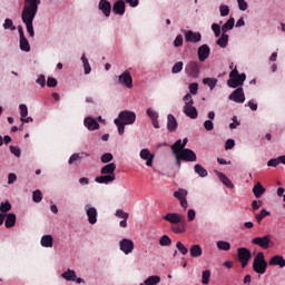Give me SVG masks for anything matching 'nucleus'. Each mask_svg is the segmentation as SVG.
<instances>
[{"label": "nucleus", "instance_id": "7c9ffc66", "mask_svg": "<svg viewBox=\"0 0 285 285\" xmlns=\"http://www.w3.org/2000/svg\"><path fill=\"white\" fill-rule=\"evenodd\" d=\"M61 277L67 282H75V279H77V272H75V269H67L61 274Z\"/></svg>", "mask_w": 285, "mask_h": 285}, {"label": "nucleus", "instance_id": "b1692460", "mask_svg": "<svg viewBox=\"0 0 285 285\" xmlns=\"http://www.w3.org/2000/svg\"><path fill=\"white\" fill-rule=\"evenodd\" d=\"M216 176L218 179L226 186L227 188H235V185H233V181L228 178V176L224 175V173L215 170Z\"/></svg>", "mask_w": 285, "mask_h": 285}, {"label": "nucleus", "instance_id": "dca6fc26", "mask_svg": "<svg viewBox=\"0 0 285 285\" xmlns=\"http://www.w3.org/2000/svg\"><path fill=\"white\" fill-rule=\"evenodd\" d=\"M179 155L183 158V161H189V163L197 161V154H195L193 149L185 148L179 151Z\"/></svg>", "mask_w": 285, "mask_h": 285}, {"label": "nucleus", "instance_id": "20e7f679", "mask_svg": "<svg viewBox=\"0 0 285 285\" xmlns=\"http://www.w3.org/2000/svg\"><path fill=\"white\" fill-rule=\"evenodd\" d=\"M266 268H268V263L264 257V252H258L253 262V271L258 275H264V273H266Z\"/></svg>", "mask_w": 285, "mask_h": 285}, {"label": "nucleus", "instance_id": "0eeeda50", "mask_svg": "<svg viewBox=\"0 0 285 285\" xmlns=\"http://www.w3.org/2000/svg\"><path fill=\"white\" fill-rule=\"evenodd\" d=\"M237 257L242 264V268H246V266H248V262H250V250L246 247H240L237 249Z\"/></svg>", "mask_w": 285, "mask_h": 285}, {"label": "nucleus", "instance_id": "49530a36", "mask_svg": "<svg viewBox=\"0 0 285 285\" xmlns=\"http://www.w3.org/2000/svg\"><path fill=\"white\" fill-rule=\"evenodd\" d=\"M43 199V195L41 194V190L37 189L32 194V200L35 204H41V200Z\"/></svg>", "mask_w": 285, "mask_h": 285}, {"label": "nucleus", "instance_id": "39448f33", "mask_svg": "<svg viewBox=\"0 0 285 285\" xmlns=\"http://www.w3.org/2000/svg\"><path fill=\"white\" fill-rule=\"evenodd\" d=\"M185 73L190 79H198L199 75H202V63L195 60H190L185 66Z\"/></svg>", "mask_w": 285, "mask_h": 285}, {"label": "nucleus", "instance_id": "338daca9", "mask_svg": "<svg viewBox=\"0 0 285 285\" xmlns=\"http://www.w3.org/2000/svg\"><path fill=\"white\" fill-rule=\"evenodd\" d=\"M233 148H235V139H227L225 150H233Z\"/></svg>", "mask_w": 285, "mask_h": 285}, {"label": "nucleus", "instance_id": "e2e57ef3", "mask_svg": "<svg viewBox=\"0 0 285 285\" xmlns=\"http://www.w3.org/2000/svg\"><path fill=\"white\" fill-rule=\"evenodd\" d=\"M57 78H53V77H48L47 79V86L48 88H57Z\"/></svg>", "mask_w": 285, "mask_h": 285}, {"label": "nucleus", "instance_id": "7ed1b4c3", "mask_svg": "<svg viewBox=\"0 0 285 285\" xmlns=\"http://www.w3.org/2000/svg\"><path fill=\"white\" fill-rule=\"evenodd\" d=\"M117 170V165L115 163H109L101 167L100 174L101 176H97L95 178L96 184H112L115 179H117V176L115 175V171Z\"/></svg>", "mask_w": 285, "mask_h": 285}, {"label": "nucleus", "instance_id": "3c124183", "mask_svg": "<svg viewBox=\"0 0 285 285\" xmlns=\"http://www.w3.org/2000/svg\"><path fill=\"white\" fill-rule=\"evenodd\" d=\"M115 216L118 217V219H128L130 217V214H128L124 209H117Z\"/></svg>", "mask_w": 285, "mask_h": 285}, {"label": "nucleus", "instance_id": "2eb2a0df", "mask_svg": "<svg viewBox=\"0 0 285 285\" xmlns=\"http://www.w3.org/2000/svg\"><path fill=\"white\" fill-rule=\"evenodd\" d=\"M86 215L88 217V222L91 225H95L97 223V208H95L92 205L87 204L85 205Z\"/></svg>", "mask_w": 285, "mask_h": 285}, {"label": "nucleus", "instance_id": "a18cd8bd", "mask_svg": "<svg viewBox=\"0 0 285 285\" xmlns=\"http://www.w3.org/2000/svg\"><path fill=\"white\" fill-rule=\"evenodd\" d=\"M114 124L117 126V128H118V134L119 135H124V132H125V130H126V125H125V122H122L121 120H119V119H115L114 120Z\"/></svg>", "mask_w": 285, "mask_h": 285}, {"label": "nucleus", "instance_id": "f704fd0d", "mask_svg": "<svg viewBox=\"0 0 285 285\" xmlns=\"http://www.w3.org/2000/svg\"><path fill=\"white\" fill-rule=\"evenodd\" d=\"M159 282H161V277L153 275L145 279V285H157Z\"/></svg>", "mask_w": 285, "mask_h": 285}, {"label": "nucleus", "instance_id": "58836bf2", "mask_svg": "<svg viewBox=\"0 0 285 285\" xmlns=\"http://www.w3.org/2000/svg\"><path fill=\"white\" fill-rule=\"evenodd\" d=\"M203 83L208 86L210 90H215V86H217V79L215 78H204Z\"/></svg>", "mask_w": 285, "mask_h": 285}, {"label": "nucleus", "instance_id": "f257e3e1", "mask_svg": "<svg viewBox=\"0 0 285 285\" xmlns=\"http://www.w3.org/2000/svg\"><path fill=\"white\" fill-rule=\"evenodd\" d=\"M40 4L41 0H24L21 20L27 28L29 37H35V26L32 23L35 21V17H37V12H39Z\"/></svg>", "mask_w": 285, "mask_h": 285}, {"label": "nucleus", "instance_id": "a211bd4d", "mask_svg": "<svg viewBox=\"0 0 285 285\" xmlns=\"http://www.w3.org/2000/svg\"><path fill=\"white\" fill-rule=\"evenodd\" d=\"M244 81H246V73H240L237 78H229L227 86L229 88H237L238 86H244Z\"/></svg>", "mask_w": 285, "mask_h": 285}, {"label": "nucleus", "instance_id": "8fccbe9b", "mask_svg": "<svg viewBox=\"0 0 285 285\" xmlns=\"http://www.w3.org/2000/svg\"><path fill=\"white\" fill-rule=\"evenodd\" d=\"M9 210H12V205L10 204V202H4L0 204V213H9Z\"/></svg>", "mask_w": 285, "mask_h": 285}, {"label": "nucleus", "instance_id": "9d476101", "mask_svg": "<svg viewBox=\"0 0 285 285\" xmlns=\"http://www.w3.org/2000/svg\"><path fill=\"white\" fill-rule=\"evenodd\" d=\"M229 101H235V104H244L246 101V96L244 95V88L238 87L228 96Z\"/></svg>", "mask_w": 285, "mask_h": 285}, {"label": "nucleus", "instance_id": "cd10ccee", "mask_svg": "<svg viewBox=\"0 0 285 285\" xmlns=\"http://www.w3.org/2000/svg\"><path fill=\"white\" fill-rule=\"evenodd\" d=\"M189 255H190V257H194V258L202 257V255H204L202 245H199V244L191 245L190 249H189Z\"/></svg>", "mask_w": 285, "mask_h": 285}, {"label": "nucleus", "instance_id": "052dcab7", "mask_svg": "<svg viewBox=\"0 0 285 285\" xmlns=\"http://www.w3.org/2000/svg\"><path fill=\"white\" fill-rule=\"evenodd\" d=\"M237 3L242 12H246V10H248V2H246V0H237Z\"/></svg>", "mask_w": 285, "mask_h": 285}, {"label": "nucleus", "instance_id": "aec40b11", "mask_svg": "<svg viewBox=\"0 0 285 285\" xmlns=\"http://www.w3.org/2000/svg\"><path fill=\"white\" fill-rule=\"evenodd\" d=\"M198 61H206L210 57V47L208 45H202L197 51Z\"/></svg>", "mask_w": 285, "mask_h": 285}, {"label": "nucleus", "instance_id": "4c0bfd02", "mask_svg": "<svg viewBox=\"0 0 285 285\" xmlns=\"http://www.w3.org/2000/svg\"><path fill=\"white\" fill-rule=\"evenodd\" d=\"M217 46H220L222 48H227L228 46V33H222L219 39L217 40Z\"/></svg>", "mask_w": 285, "mask_h": 285}, {"label": "nucleus", "instance_id": "de8ad7c7", "mask_svg": "<svg viewBox=\"0 0 285 285\" xmlns=\"http://www.w3.org/2000/svg\"><path fill=\"white\" fill-rule=\"evenodd\" d=\"M112 159H115V157L112 156L111 153H105L101 157H100V161L102 164H110V161H112Z\"/></svg>", "mask_w": 285, "mask_h": 285}, {"label": "nucleus", "instance_id": "13d9d810", "mask_svg": "<svg viewBox=\"0 0 285 285\" xmlns=\"http://www.w3.org/2000/svg\"><path fill=\"white\" fill-rule=\"evenodd\" d=\"M279 164H282V161L278 157V158H273V159L268 160L267 166H269L271 168H277V166H279Z\"/></svg>", "mask_w": 285, "mask_h": 285}, {"label": "nucleus", "instance_id": "6e6552de", "mask_svg": "<svg viewBox=\"0 0 285 285\" xmlns=\"http://www.w3.org/2000/svg\"><path fill=\"white\" fill-rule=\"evenodd\" d=\"M252 244L259 246L264 250H268V248H271V246L273 245V242L271 240V235H265L262 237H255L252 240Z\"/></svg>", "mask_w": 285, "mask_h": 285}, {"label": "nucleus", "instance_id": "37998d69", "mask_svg": "<svg viewBox=\"0 0 285 285\" xmlns=\"http://www.w3.org/2000/svg\"><path fill=\"white\" fill-rule=\"evenodd\" d=\"M3 28H4V30H11L12 32H14V30H17V27L14 26V23L12 22V19H10V18H7L4 20Z\"/></svg>", "mask_w": 285, "mask_h": 285}, {"label": "nucleus", "instance_id": "f3484780", "mask_svg": "<svg viewBox=\"0 0 285 285\" xmlns=\"http://www.w3.org/2000/svg\"><path fill=\"white\" fill-rule=\"evenodd\" d=\"M98 10H100L104 17H110V12H112V4L108 0H100L98 3Z\"/></svg>", "mask_w": 285, "mask_h": 285}, {"label": "nucleus", "instance_id": "c756f323", "mask_svg": "<svg viewBox=\"0 0 285 285\" xmlns=\"http://www.w3.org/2000/svg\"><path fill=\"white\" fill-rule=\"evenodd\" d=\"M16 224H17V215L12 213L8 214L4 222L6 228H14Z\"/></svg>", "mask_w": 285, "mask_h": 285}, {"label": "nucleus", "instance_id": "a878e982", "mask_svg": "<svg viewBox=\"0 0 285 285\" xmlns=\"http://www.w3.org/2000/svg\"><path fill=\"white\" fill-rule=\"evenodd\" d=\"M269 266H279V268H285L284 256L275 255L269 259Z\"/></svg>", "mask_w": 285, "mask_h": 285}, {"label": "nucleus", "instance_id": "c85d7f7f", "mask_svg": "<svg viewBox=\"0 0 285 285\" xmlns=\"http://www.w3.org/2000/svg\"><path fill=\"white\" fill-rule=\"evenodd\" d=\"M40 244L43 248H52L53 238L52 235H45L41 237Z\"/></svg>", "mask_w": 285, "mask_h": 285}, {"label": "nucleus", "instance_id": "680f3d73", "mask_svg": "<svg viewBox=\"0 0 285 285\" xmlns=\"http://www.w3.org/2000/svg\"><path fill=\"white\" fill-rule=\"evenodd\" d=\"M198 90H199V83H197V82L189 83L190 95H197Z\"/></svg>", "mask_w": 285, "mask_h": 285}, {"label": "nucleus", "instance_id": "f03ea898", "mask_svg": "<svg viewBox=\"0 0 285 285\" xmlns=\"http://www.w3.org/2000/svg\"><path fill=\"white\" fill-rule=\"evenodd\" d=\"M163 219H165V222H169L171 225V230L176 233V235L186 233V219H184V216L177 213H167L165 216H163Z\"/></svg>", "mask_w": 285, "mask_h": 285}, {"label": "nucleus", "instance_id": "5fc2aeb1", "mask_svg": "<svg viewBox=\"0 0 285 285\" xmlns=\"http://www.w3.org/2000/svg\"><path fill=\"white\" fill-rule=\"evenodd\" d=\"M9 150H10L11 155H14V157H21V148L11 145L9 147Z\"/></svg>", "mask_w": 285, "mask_h": 285}, {"label": "nucleus", "instance_id": "1a4fd4ad", "mask_svg": "<svg viewBox=\"0 0 285 285\" xmlns=\"http://www.w3.org/2000/svg\"><path fill=\"white\" fill-rule=\"evenodd\" d=\"M183 112L186 117H189V119H197V117H199L197 108L195 107V101L186 102Z\"/></svg>", "mask_w": 285, "mask_h": 285}, {"label": "nucleus", "instance_id": "5701e85b", "mask_svg": "<svg viewBox=\"0 0 285 285\" xmlns=\"http://www.w3.org/2000/svg\"><path fill=\"white\" fill-rule=\"evenodd\" d=\"M85 157H90V154H88L86 151L72 154L68 160V164H69V166H72V164H75V161H81V159H85Z\"/></svg>", "mask_w": 285, "mask_h": 285}, {"label": "nucleus", "instance_id": "09e8293b", "mask_svg": "<svg viewBox=\"0 0 285 285\" xmlns=\"http://www.w3.org/2000/svg\"><path fill=\"white\" fill-rule=\"evenodd\" d=\"M176 248H177V250L180 252V255H188V247L186 245H184V243L177 242Z\"/></svg>", "mask_w": 285, "mask_h": 285}, {"label": "nucleus", "instance_id": "393cba45", "mask_svg": "<svg viewBox=\"0 0 285 285\" xmlns=\"http://www.w3.org/2000/svg\"><path fill=\"white\" fill-rule=\"evenodd\" d=\"M83 125H85V128L89 130H99V122H97L92 117L85 118Z\"/></svg>", "mask_w": 285, "mask_h": 285}, {"label": "nucleus", "instance_id": "4be33fe9", "mask_svg": "<svg viewBox=\"0 0 285 285\" xmlns=\"http://www.w3.org/2000/svg\"><path fill=\"white\" fill-rule=\"evenodd\" d=\"M140 159L146 161V166H153V159H155V155L150 154L148 148H144L140 150Z\"/></svg>", "mask_w": 285, "mask_h": 285}, {"label": "nucleus", "instance_id": "79ce46f5", "mask_svg": "<svg viewBox=\"0 0 285 285\" xmlns=\"http://www.w3.org/2000/svg\"><path fill=\"white\" fill-rule=\"evenodd\" d=\"M218 250H230V243L226 240H218L216 243Z\"/></svg>", "mask_w": 285, "mask_h": 285}, {"label": "nucleus", "instance_id": "f8f14e48", "mask_svg": "<svg viewBox=\"0 0 285 285\" xmlns=\"http://www.w3.org/2000/svg\"><path fill=\"white\" fill-rule=\"evenodd\" d=\"M118 83L120 86H125V88H132V76H130V71L125 70L119 77H118Z\"/></svg>", "mask_w": 285, "mask_h": 285}, {"label": "nucleus", "instance_id": "c9c22d12", "mask_svg": "<svg viewBox=\"0 0 285 285\" xmlns=\"http://www.w3.org/2000/svg\"><path fill=\"white\" fill-rule=\"evenodd\" d=\"M20 50H22V52H30V42L28 41V38H20Z\"/></svg>", "mask_w": 285, "mask_h": 285}, {"label": "nucleus", "instance_id": "423d86ee", "mask_svg": "<svg viewBox=\"0 0 285 285\" xmlns=\"http://www.w3.org/2000/svg\"><path fill=\"white\" fill-rule=\"evenodd\" d=\"M116 119H119L126 126H132V124L137 121V114H135V111L124 110L119 112Z\"/></svg>", "mask_w": 285, "mask_h": 285}, {"label": "nucleus", "instance_id": "bb28decb", "mask_svg": "<svg viewBox=\"0 0 285 285\" xmlns=\"http://www.w3.org/2000/svg\"><path fill=\"white\" fill-rule=\"evenodd\" d=\"M252 191L256 199H261V197L266 193V188L264 187V185H262V183H256Z\"/></svg>", "mask_w": 285, "mask_h": 285}, {"label": "nucleus", "instance_id": "ea45409f", "mask_svg": "<svg viewBox=\"0 0 285 285\" xmlns=\"http://www.w3.org/2000/svg\"><path fill=\"white\" fill-rule=\"evenodd\" d=\"M184 70V61L176 62L171 68V75H179Z\"/></svg>", "mask_w": 285, "mask_h": 285}, {"label": "nucleus", "instance_id": "473e14b6", "mask_svg": "<svg viewBox=\"0 0 285 285\" xmlns=\"http://www.w3.org/2000/svg\"><path fill=\"white\" fill-rule=\"evenodd\" d=\"M81 61L83 65L85 75H90V72H92V67H90V62L88 61L86 53H82Z\"/></svg>", "mask_w": 285, "mask_h": 285}, {"label": "nucleus", "instance_id": "6ab92c4d", "mask_svg": "<svg viewBox=\"0 0 285 285\" xmlns=\"http://www.w3.org/2000/svg\"><path fill=\"white\" fill-rule=\"evenodd\" d=\"M114 14H118L119 17H124L126 14V1L118 0L112 6Z\"/></svg>", "mask_w": 285, "mask_h": 285}, {"label": "nucleus", "instance_id": "c03bdc74", "mask_svg": "<svg viewBox=\"0 0 285 285\" xmlns=\"http://www.w3.org/2000/svg\"><path fill=\"white\" fill-rule=\"evenodd\" d=\"M173 244V239H170V236L163 235L159 239L160 246H170Z\"/></svg>", "mask_w": 285, "mask_h": 285}, {"label": "nucleus", "instance_id": "2f4dec72", "mask_svg": "<svg viewBox=\"0 0 285 285\" xmlns=\"http://www.w3.org/2000/svg\"><path fill=\"white\" fill-rule=\"evenodd\" d=\"M233 28H235V18L230 17L222 27V32L226 35V32L233 30Z\"/></svg>", "mask_w": 285, "mask_h": 285}, {"label": "nucleus", "instance_id": "e433bc0d", "mask_svg": "<svg viewBox=\"0 0 285 285\" xmlns=\"http://www.w3.org/2000/svg\"><path fill=\"white\" fill-rule=\"evenodd\" d=\"M271 216V212L266 210V208L261 209L259 214L255 215V219L258 224H262V219H264V217H268Z\"/></svg>", "mask_w": 285, "mask_h": 285}, {"label": "nucleus", "instance_id": "6e6d98bb", "mask_svg": "<svg viewBox=\"0 0 285 285\" xmlns=\"http://www.w3.org/2000/svg\"><path fill=\"white\" fill-rule=\"evenodd\" d=\"M147 116L149 117V119L154 120V119H159V114L157 111H155L153 108H148L147 109Z\"/></svg>", "mask_w": 285, "mask_h": 285}, {"label": "nucleus", "instance_id": "412c9836", "mask_svg": "<svg viewBox=\"0 0 285 285\" xmlns=\"http://www.w3.org/2000/svg\"><path fill=\"white\" fill-rule=\"evenodd\" d=\"M179 124L177 122V118L173 114L167 115V130L168 132H175Z\"/></svg>", "mask_w": 285, "mask_h": 285}, {"label": "nucleus", "instance_id": "603ef678", "mask_svg": "<svg viewBox=\"0 0 285 285\" xmlns=\"http://www.w3.org/2000/svg\"><path fill=\"white\" fill-rule=\"evenodd\" d=\"M219 12H220V17H228V14H230V8L226 4H220Z\"/></svg>", "mask_w": 285, "mask_h": 285}, {"label": "nucleus", "instance_id": "a19ab883", "mask_svg": "<svg viewBox=\"0 0 285 285\" xmlns=\"http://www.w3.org/2000/svg\"><path fill=\"white\" fill-rule=\"evenodd\" d=\"M183 146V142H181V139H178L175 141L174 145H171V151L173 154L175 153H181V150H185L186 148L181 147Z\"/></svg>", "mask_w": 285, "mask_h": 285}, {"label": "nucleus", "instance_id": "bf43d9fd", "mask_svg": "<svg viewBox=\"0 0 285 285\" xmlns=\"http://www.w3.org/2000/svg\"><path fill=\"white\" fill-rule=\"evenodd\" d=\"M174 46H175V48H179V47L184 46V36L178 35L174 40Z\"/></svg>", "mask_w": 285, "mask_h": 285}, {"label": "nucleus", "instance_id": "ddd939ff", "mask_svg": "<svg viewBox=\"0 0 285 285\" xmlns=\"http://www.w3.org/2000/svg\"><path fill=\"white\" fill-rule=\"evenodd\" d=\"M120 250L125 255H130L135 250V243L131 239L124 238L119 242Z\"/></svg>", "mask_w": 285, "mask_h": 285}, {"label": "nucleus", "instance_id": "774afa93", "mask_svg": "<svg viewBox=\"0 0 285 285\" xmlns=\"http://www.w3.org/2000/svg\"><path fill=\"white\" fill-rule=\"evenodd\" d=\"M36 82L41 86V88H46V76L45 75H40Z\"/></svg>", "mask_w": 285, "mask_h": 285}, {"label": "nucleus", "instance_id": "9b49d317", "mask_svg": "<svg viewBox=\"0 0 285 285\" xmlns=\"http://www.w3.org/2000/svg\"><path fill=\"white\" fill-rule=\"evenodd\" d=\"M174 197L178 199V202H180V206L181 208H184V210L188 208V199L186 198L188 197V190L179 188L177 191L174 193Z\"/></svg>", "mask_w": 285, "mask_h": 285}, {"label": "nucleus", "instance_id": "72a5a7b5", "mask_svg": "<svg viewBox=\"0 0 285 285\" xmlns=\"http://www.w3.org/2000/svg\"><path fill=\"white\" fill-rule=\"evenodd\" d=\"M194 170L196 173V175L200 176V177H208V170H206V168H204V166L197 164L194 166Z\"/></svg>", "mask_w": 285, "mask_h": 285}, {"label": "nucleus", "instance_id": "864d4df0", "mask_svg": "<svg viewBox=\"0 0 285 285\" xmlns=\"http://www.w3.org/2000/svg\"><path fill=\"white\" fill-rule=\"evenodd\" d=\"M210 282V272L209 269H206L203 272V275H202V283L203 284H209Z\"/></svg>", "mask_w": 285, "mask_h": 285}, {"label": "nucleus", "instance_id": "0e129e2a", "mask_svg": "<svg viewBox=\"0 0 285 285\" xmlns=\"http://www.w3.org/2000/svg\"><path fill=\"white\" fill-rule=\"evenodd\" d=\"M204 128H205V130L210 132V130H213L215 128V124H213V120H205Z\"/></svg>", "mask_w": 285, "mask_h": 285}, {"label": "nucleus", "instance_id": "4d7b16f0", "mask_svg": "<svg viewBox=\"0 0 285 285\" xmlns=\"http://www.w3.org/2000/svg\"><path fill=\"white\" fill-rule=\"evenodd\" d=\"M212 30L215 35V37H220L222 36V27L217 23L212 24Z\"/></svg>", "mask_w": 285, "mask_h": 285}, {"label": "nucleus", "instance_id": "69168bd1", "mask_svg": "<svg viewBox=\"0 0 285 285\" xmlns=\"http://www.w3.org/2000/svg\"><path fill=\"white\" fill-rule=\"evenodd\" d=\"M19 108H20L21 118L28 117V106L21 104V105L19 106Z\"/></svg>", "mask_w": 285, "mask_h": 285}, {"label": "nucleus", "instance_id": "4468645a", "mask_svg": "<svg viewBox=\"0 0 285 285\" xmlns=\"http://www.w3.org/2000/svg\"><path fill=\"white\" fill-rule=\"evenodd\" d=\"M184 35H185V41H187V43H199V41H202L200 32L184 30Z\"/></svg>", "mask_w": 285, "mask_h": 285}]
</instances>
